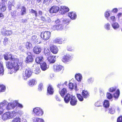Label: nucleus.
Returning a JSON list of instances; mask_svg holds the SVG:
<instances>
[{
    "mask_svg": "<svg viewBox=\"0 0 122 122\" xmlns=\"http://www.w3.org/2000/svg\"><path fill=\"white\" fill-rule=\"evenodd\" d=\"M30 12L31 13L34 14L36 17H37L38 16L37 12L35 10L31 9Z\"/></svg>",
    "mask_w": 122,
    "mask_h": 122,
    "instance_id": "obj_52",
    "label": "nucleus"
},
{
    "mask_svg": "<svg viewBox=\"0 0 122 122\" xmlns=\"http://www.w3.org/2000/svg\"><path fill=\"white\" fill-rule=\"evenodd\" d=\"M59 7L56 5L52 6L49 10V11L51 13H55L57 12L59 10Z\"/></svg>",
    "mask_w": 122,
    "mask_h": 122,
    "instance_id": "obj_7",
    "label": "nucleus"
},
{
    "mask_svg": "<svg viewBox=\"0 0 122 122\" xmlns=\"http://www.w3.org/2000/svg\"><path fill=\"white\" fill-rule=\"evenodd\" d=\"M47 91L48 93L52 95L53 94L54 89L51 85H49L47 88Z\"/></svg>",
    "mask_w": 122,
    "mask_h": 122,
    "instance_id": "obj_23",
    "label": "nucleus"
},
{
    "mask_svg": "<svg viewBox=\"0 0 122 122\" xmlns=\"http://www.w3.org/2000/svg\"><path fill=\"white\" fill-rule=\"evenodd\" d=\"M10 42L8 39L6 37H5L3 41L4 44L6 45L9 44Z\"/></svg>",
    "mask_w": 122,
    "mask_h": 122,
    "instance_id": "obj_47",
    "label": "nucleus"
},
{
    "mask_svg": "<svg viewBox=\"0 0 122 122\" xmlns=\"http://www.w3.org/2000/svg\"><path fill=\"white\" fill-rule=\"evenodd\" d=\"M93 79L92 77H90L88 78L87 80L88 82L89 83H92L93 81Z\"/></svg>",
    "mask_w": 122,
    "mask_h": 122,
    "instance_id": "obj_56",
    "label": "nucleus"
},
{
    "mask_svg": "<svg viewBox=\"0 0 122 122\" xmlns=\"http://www.w3.org/2000/svg\"><path fill=\"white\" fill-rule=\"evenodd\" d=\"M73 96L72 95H71L68 93L66 95L64 98V101L66 103H68L70 100H71V97Z\"/></svg>",
    "mask_w": 122,
    "mask_h": 122,
    "instance_id": "obj_20",
    "label": "nucleus"
},
{
    "mask_svg": "<svg viewBox=\"0 0 122 122\" xmlns=\"http://www.w3.org/2000/svg\"><path fill=\"white\" fill-rule=\"evenodd\" d=\"M8 60H11L12 61H18V59L17 58L15 57L14 56H13L12 54L10 53H8Z\"/></svg>",
    "mask_w": 122,
    "mask_h": 122,
    "instance_id": "obj_22",
    "label": "nucleus"
},
{
    "mask_svg": "<svg viewBox=\"0 0 122 122\" xmlns=\"http://www.w3.org/2000/svg\"><path fill=\"white\" fill-rule=\"evenodd\" d=\"M54 71L56 72H59L63 69V67L61 65H55L54 66Z\"/></svg>",
    "mask_w": 122,
    "mask_h": 122,
    "instance_id": "obj_11",
    "label": "nucleus"
},
{
    "mask_svg": "<svg viewBox=\"0 0 122 122\" xmlns=\"http://www.w3.org/2000/svg\"><path fill=\"white\" fill-rule=\"evenodd\" d=\"M116 90L115 88L112 87L109 89V91L110 92H113L115 91Z\"/></svg>",
    "mask_w": 122,
    "mask_h": 122,
    "instance_id": "obj_64",
    "label": "nucleus"
},
{
    "mask_svg": "<svg viewBox=\"0 0 122 122\" xmlns=\"http://www.w3.org/2000/svg\"><path fill=\"white\" fill-rule=\"evenodd\" d=\"M120 95V91L119 89H117L116 92L114 94L113 96L115 98H117Z\"/></svg>",
    "mask_w": 122,
    "mask_h": 122,
    "instance_id": "obj_43",
    "label": "nucleus"
},
{
    "mask_svg": "<svg viewBox=\"0 0 122 122\" xmlns=\"http://www.w3.org/2000/svg\"><path fill=\"white\" fill-rule=\"evenodd\" d=\"M77 98L80 101H82L83 100V97L80 94L77 95Z\"/></svg>",
    "mask_w": 122,
    "mask_h": 122,
    "instance_id": "obj_53",
    "label": "nucleus"
},
{
    "mask_svg": "<svg viewBox=\"0 0 122 122\" xmlns=\"http://www.w3.org/2000/svg\"><path fill=\"white\" fill-rule=\"evenodd\" d=\"M82 94L84 97L85 98H86L89 96V93L86 90H84L83 91Z\"/></svg>",
    "mask_w": 122,
    "mask_h": 122,
    "instance_id": "obj_29",
    "label": "nucleus"
},
{
    "mask_svg": "<svg viewBox=\"0 0 122 122\" xmlns=\"http://www.w3.org/2000/svg\"><path fill=\"white\" fill-rule=\"evenodd\" d=\"M64 27V25L61 24L59 25H57L52 26V29L54 30H62Z\"/></svg>",
    "mask_w": 122,
    "mask_h": 122,
    "instance_id": "obj_10",
    "label": "nucleus"
},
{
    "mask_svg": "<svg viewBox=\"0 0 122 122\" xmlns=\"http://www.w3.org/2000/svg\"><path fill=\"white\" fill-rule=\"evenodd\" d=\"M21 119L18 117H17L13 119L11 122H21Z\"/></svg>",
    "mask_w": 122,
    "mask_h": 122,
    "instance_id": "obj_40",
    "label": "nucleus"
},
{
    "mask_svg": "<svg viewBox=\"0 0 122 122\" xmlns=\"http://www.w3.org/2000/svg\"><path fill=\"white\" fill-rule=\"evenodd\" d=\"M18 108L17 107L16 108V112L20 116L22 115L23 114V112L22 110H18Z\"/></svg>",
    "mask_w": 122,
    "mask_h": 122,
    "instance_id": "obj_39",
    "label": "nucleus"
},
{
    "mask_svg": "<svg viewBox=\"0 0 122 122\" xmlns=\"http://www.w3.org/2000/svg\"><path fill=\"white\" fill-rule=\"evenodd\" d=\"M8 7L10 10H11L12 9L14 8L13 5L11 2L10 1H9L8 2Z\"/></svg>",
    "mask_w": 122,
    "mask_h": 122,
    "instance_id": "obj_38",
    "label": "nucleus"
},
{
    "mask_svg": "<svg viewBox=\"0 0 122 122\" xmlns=\"http://www.w3.org/2000/svg\"><path fill=\"white\" fill-rule=\"evenodd\" d=\"M3 4L2 3V4ZM6 6L5 5H2V7L0 9L1 11L2 12L5 11L6 9Z\"/></svg>",
    "mask_w": 122,
    "mask_h": 122,
    "instance_id": "obj_55",
    "label": "nucleus"
},
{
    "mask_svg": "<svg viewBox=\"0 0 122 122\" xmlns=\"http://www.w3.org/2000/svg\"><path fill=\"white\" fill-rule=\"evenodd\" d=\"M9 115V119L15 117L16 115L17 112L15 111L8 112Z\"/></svg>",
    "mask_w": 122,
    "mask_h": 122,
    "instance_id": "obj_17",
    "label": "nucleus"
},
{
    "mask_svg": "<svg viewBox=\"0 0 122 122\" xmlns=\"http://www.w3.org/2000/svg\"><path fill=\"white\" fill-rule=\"evenodd\" d=\"M41 39L38 37L35 44L37 43V44H40L41 42Z\"/></svg>",
    "mask_w": 122,
    "mask_h": 122,
    "instance_id": "obj_60",
    "label": "nucleus"
},
{
    "mask_svg": "<svg viewBox=\"0 0 122 122\" xmlns=\"http://www.w3.org/2000/svg\"><path fill=\"white\" fill-rule=\"evenodd\" d=\"M43 88V84L42 83H40L38 85V90L40 91H41Z\"/></svg>",
    "mask_w": 122,
    "mask_h": 122,
    "instance_id": "obj_54",
    "label": "nucleus"
},
{
    "mask_svg": "<svg viewBox=\"0 0 122 122\" xmlns=\"http://www.w3.org/2000/svg\"><path fill=\"white\" fill-rule=\"evenodd\" d=\"M55 22L56 23L57 25H59L61 24V19L60 20L59 19H57V20L55 21Z\"/></svg>",
    "mask_w": 122,
    "mask_h": 122,
    "instance_id": "obj_62",
    "label": "nucleus"
},
{
    "mask_svg": "<svg viewBox=\"0 0 122 122\" xmlns=\"http://www.w3.org/2000/svg\"><path fill=\"white\" fill-rule=\"evenodd\" d=\"M21 15H23L26 13V8L24 6H22L21 10Z\"/></svg>",
    "mask_w": 122,
    "mask_h": 122,
    "instance_id": "obj_42",
    "label": "nucleus"
},
{
    "mask_svg": "<svg viewBox=\"0 0 122 122\" xmlns=\"http://www.w3.org/2000/svg\"><path fill=\"white\" fill-rule=\"evenodd\" d=\"M42 49L41 46H37L35 47L33 49L34 53L36 54H38L40 53Z\"/></svg>",
    "mask_w": 122,
    "mask_h": 122,
    "instance_id": "obj_8",
    "label": "nucleus"
},
{
    "mask_svg": "<svg viewBox=\"0 0 122 122\" xmlns=\"http://www.w3.org/2000/svg\"><path fill=\"white\" fill-rule=\"evenodd\" d=\"M36 83V80L35 79H31L30 80L29 83V85L30 86H32L34 85H35Z\"/></svg>",
    "mask_w": 122,
    "mask_h": 122,
    "instance_id": "obj_32",
    "label": "nucleus"
},
{
    "mask_svg": "<svg viewBox=\"0 0 122 122\" xmlns=\"http://www.w3.org/2000/svg\"><path fill=\"white\" fill-rule=\"evenodd\" d=\"M50 50L53 53L56 54L57 53L58 51V49L56 46L53 45L50 47Z\"/></svg>",
    "mask_w": 122,
    "mask_h": 122,
    "instance_id": "obj_13",
    "label": "nucleus"
},
{
    "mask_svg": "<svg viewBox=\"0 0 122 122\" xmlns=\"http://www.w3.org/2000/svg\"><path fill=\"white\" fill-rule=\"evenodd\" d=\"M8 103V102L7 101L4 100L0 103V106L3 108H4V110H5L6 109V106Z\"/></svg>",
    "mask_w": 122,
    "mask_h": 122,
    "instance_id": "obj_21",
    "label": "nucleus"
},
{
    "mask_svg": "<svg viewBox=\"0 0 122 122\" xmlns=\"http://www.w3.org/2000/svg\"><path fill=\"white\" fill-rule=\"evenodd\" d=\"M102 102L101 101H98L95 103V105L97 107H100L101 105Z\"/></svg>",
    "mask_w": 122,
    "mask_h": 122,
    "instance_id": "obj_48",
    "label": "nucleus"
},
{
    "mask_svg": "<svg viewBox=\"0 0 122 122\" xmlns=\"http://www.w3.org/2000/svg\"><path fill=\"white\" fill-rule=\"evenodd\" d=\"M5 89V86L3 85H0V92H4Z\"/></svg>",
    "mask_w": 122,
    "mask_h": 122,
    "instance_id": "obj_50",
    "label": "nucleus"
},
{
    "mask_svg": "<svg viewBox=\"0 0 122 122\" xmlns=\"http://www.w3.org/2000/svg\"><path fill=\"white\" fill-rule=\"evenodd\" d=\"M69 88L71 89H74L76 90H78L77 89L76 85V84H75L74 85L73 83H70L69 84Z\"/></svg>",
    "mask_w": 122,
    "mask_h": 122,
    "instance_id": "obj_25",
    "label": "nucleus"
},
{
    "mask_svg": "<svg viewBox=\"0 0 122 122\" xmlns=\"http://www.w3.org/2000/svg\"><path fill=\"white\" fill-rule=\"evenodd\" d=\"M68 15L72 20H75L76 18V13L73 12H69Z\"/></svg>",
    "mask_w": 122,
    "mask_h": 122,
    "instance_id": "obj_18",
    "label": "nucleus"
},
{
    "mask_svg": "<svg viewBox=\"0 0 122 122\" xmlns=\"http://www.w3.org/2000/svg\"><path fill=\"white\" fill-rule=\"evenodd\" d=\"M4 71L3 65L2 62H0V74H3Z\"/></svg>",
    "mask_w": 122,
    "mask_h": 122,
    "instance_id": "obj_41",
    "label": "nucleus"
},
{
    "mask_svg": "<svg viewBox=\"0 0 122 122\" xmlns=\"http://www.w3.org/2000/svg\"><path fill=\"white\" fill-rule=\"evenodd\" d=\"M117 122H122V116L119 117L117 119Z\"/></svg>",
    "mask_w": 122,
    "mask_h": 122,
    "instance_id": "obj_63",
    "label": "nucleus"
},
{
    "mask_svg": "<svg viewBox=\"0 0 122 122\" xmlns=\"http://www.w3.org/2000/svg\"><path fill=\"white\" fill-rule=\"evenodd\" d=\"M44 53L45 55L47 57L50 56L51 54L48 48H46L44 49Z\"/></svg>",
    "mask_w": 122,
    "mask_h": 122,
    "instance_id": "obj_30",
    "label": "nucleus"
},
{
    "mask_svg": "<svg viewBox=\"0 0 122 122\" xmlns=\"http://www.w3.org/2000/svg\"><path fill=\"white\" fill-rule=\"evenodd\" d=\"M112 26L114 30H116L119 27V25L117 22L113 23L112 25Z\"/></svg>",
    "mask_w": 122,
    "mask_h": 122,
    "instance_id": "obj_33",
    "label": "nucleus"
},
{
    "mask_svg": "<svg viewBox=\"0 0 122 122\" xmlns=\"http://www.w3.org/2000/svg\"><path fill=\"white\" fill-rule=\"evenodd\" d=\"M33 61V59L31 56L29 55L26 59V62L28 63L32 62Z\"/></svg>",
    "mask_w": 122,
    "mask_h": 122,
    "instance_id": "obj_34",
    "label": "nucleus"
},
{
    "mask_svg": "<svg viewBox=\"0 0 122 122\" xmlns=\"http://www.w3.org/2000/svg\"><path fill=\"white\" fill-rule=\"evenodd\" d=\"M16 106H17L18 107H19L20 108H22L23 107V105L19 103H18V102L17 101H16Z\"/></svg>",
    "mask_w": 122,
    "mask_h": 122,
    "instance_id": "obj_57",
    "label": "nucleus"
},
{
    "mask_svg": "<svg viewBox=\"0 0 122 122\" xmlns=\"http://www.w3.org/2000/svg\"><path fill=\"white\" fill-rule=\"evenodd\" d=\"M51 33L50 32L45 31L42 32L41 35V38L44 40L46 41L48 40L51 36Z\"/></svg>",
    "mask_w": 122,
    "mask_h": 122,
    "instance_id": "obj_3",
    "label": "nucleus"
},
{
    "mask_svg": "<svg viewBox=\"0 0 122 122\" xmlns=\"http://www.w3.org/2000/svg\"><path fill=\"white\" fill-rule=\"evenodd\" d=\"M32 71L29 68H26L23 73V78L24 80H26L27 78H29L31 75Z\"/></svg>",
    "mask_w": 122,
    "mask_h": 122,
    "instance_id": "obj_2",
    "label": "nucleus"
},
{
    "mask_svg": "<svg viewBox=\"0 0 122 122\" xmlns=\"http://www.w3.org/2000/svg\"><path fill=\"white\" fill-rule=\"evenodd\" d=\"M107 98L109 99H111L112 98V95L109 93H107Z\"/></svg>",
    "mask_w": 122,
    "mask_h": 122,
    "instance_id": "obj_58",
    "label": "nucleus"
},
{
    "mask_svg": "<svg viewBox=\"0 0 122 122\" xmlns=\"http://www.w3.org/2000/svg\"><path fill=\"white\" fill-rule=\"evenodd\" d=\"M55 57V56L51 55V54L50 56L47 57V60L50 63H53L56 61Z\"/></svg>",
    "mask_w": 122,
    "mask_h": 122,
    "instance_id": "obj_12",
    "label": "nucleus"
},
{
    "mask_svg": "<svg viewBox=\"0 0 122 122\" xmlns=\"http://www.w3.org/2000/svg\"><path fill=\"white\" fill-rule=\"evenodd\" d=\"M61 24H68L70 22V20L67 19L62 18L61 19Z\"/></svg>",
    "mask_w": 122,
    "mask_h": 122,
    "instance_id": "obj_26",
    "label": "nucleus"
},
{
    "mask_svg": "<svg viewBox=\"0 0 122 122\" xmlns=\"http://www.w3.org/2000/svg\"><path fill=\"white\" fill-rule=\"evenodd\" d=\"M104 27L106 30H110V25L108 23L105 24Z\"/></svg>",
    "mask_w": 122,
    "mask_h": 122,
    "instance_id": "obj_49",
    "label": "nucleus"
},
{
    "mask_svg": "<svg viewBox=\"0 0 122 122\" xmlns=\"http://www.w3.org/2000/svg\"><path fill=\"white\" fill-rule=\"evenodd\" d=\"M25 46L24 44H22V45H20L19 46V49L23 52H24L25 50V48L24 46Z\"/></svg>",
    "mask_w": 122,
    "mask_h": 122,
    "instance_id": "obj_44",
    "label": "nucleus"
},
{
    "mask_svg": "<svg viewBox=\"0 0 122 122\" xmlns=\"http://www.w3.org/2000/svg\"><path fill=\"white\" fill-rule=\"evenodd\" d=\"M18 61H7L6 62V67L9 69L13 68L14 70L17 71L19 70V66L17 62Z\"/></svg>",
    "mask_w": 122,
    "mask_h": 122,
    "instance_id": "obj_1",
    "label": "nucleus"
},
{
    "mask_svg": "<svg viewBox=\"0 0 122 122\" xmlns=\"http://www.w3.org/2000/svg\"><path fill=\"white\" fill-rule=\"evenodd\" d=\"M43 60V58L42 56H39L37 57L36 59V61L37 63H42L43 62L42 61Z\"/></svg>",
    "mask_w": 122,
    "mask_h": 122,
    "instance_id": "obj_24",
    "label": "nucleus"
},
{
    "mask_svg": "<svg viewBox=\"0 0 122 122\" xmlns=\"http://www.w3.org/2000/svg\"><path fill=\"white\" fill-rule=\"evenodd\" d=\"M25 46L26 48L28 50H30L32 48V45L30 42H27L26 43Z\"/></svg>",
    "mask_w": 122,
    "mask_h": 122,
    "instance_id": "obj_35",
    "label": "nucleus"
},
{
    "mask_svg": "<svg viewBox=\"0 0 122 122\" xmlns=\"http://www.w3.org/2000/svg\"><path fill=\"white\" fill-rule=\"evenodd\" d=\"M69 10V9L67 7L65 6H62L61 7L60 12L62 14H63L68 11Z\"/></svg>",
    "mask_w": 122,
    "mask_h": 122,
    "instance_id": "obj_9",
    "label": "nucleus"
},
{
    "mask_svg": "<svg viewBox=\"0 0 122 122\" xmlns=\"http://www.w3.org/2000/svg\"><path fill=\"white\" fill-rule=\"evenodd\" d=\"M16 101H14L8 103L6 106V109L9 110L14 108L16 106Z\"/></svg>",
    "mask_w": 122,
    "mask_h": 122,
    "instance_id": "obj_5",
    "label": "nucleus"
},
{
    "mask_svg": "<svg viewBox=\"0 0 122 122\" xmlns=\"http://www.w3.org/2000/svg\"><path fill=\"white\" fill-rule=\"evenodd\" d=\"M38 37L36 36H33L32 37V41L34 43H35Z\"/></svg>",
    "mask_w": 122,
    "mask_h": 122,
    "instance_id": "obj_51",
    "label": "nucleus"
},
{
    "mask_svg": "<svg viewBox=\"0 0 122 122\" xmlns=\"http://www.w3.org/2000/svg\"><path fill=\"white\" fill-rule=\"evenodd\" d=\"M103 106L106 108H107L109 106V101L107 100H105L104 101L103 104Z\"/></svg>",
    "mask_w": 122,
    "mask_h": 122,
    "instance_id": "obj_37",
    "label": "nucleus"
},
{
    "mask_svg": "<svg viewBox=\"0 0 122 122\" xmlns=\"http://www.w3.org/2000/svg\"><path fill=\"white\" fill-rule=\"evenodd\" d=\"M9 115L8 112L4 113L2 116V119L4 120H6L9 118Z\"/></svg>",
    "mask_w": 122,
    "mask_h": 122,
    "instance_id": "obj_36",
    "label": "nucleus"
},
{
    "mask_svg": "<svg viewBox=\"0 0 122 122\" xmlns=\"http://www.w3.org/2000/svg\"><path fill=\"white\" fill-rule=\"evenodd\" d=\"M75 77L76 80L79 82H80L81 81L82 78L81 75L80 73L76 74L75 76Z\"/></svg>",
    "mask_w": 122,
    "mask_h": 122,
    "instance_id": "obj_31",
    "label": "nucleus"
},
{
    "mask_svg": "<svg viewBox=\"0 0 122 122\" xmlns=\"http://www.w3.org/2000/svg\"><path fill=\"white\" fill-rule=\"evenodd\" d=\"M35 115L41 116L42 115L43 112L42 110L38 107H36L34 108L33 110Z\"/></svg>",
    "mask_w": 122,
    "mask_h": 122,
    "instance_id": "obj_4",
    "label": "nucleus"
},
{
    "mask_svg": "<svg viewBox=\"0 0 122 122\" xmlns=\"http://www.w3.org/2000/svg\"><path fill=\"white\" fill-rule=\"evenodd\" d=\"M109 12V11H107L105 13V16L106 18L107 19V20H108V18L110 15Z\"/></svg>",
    "mask_w": 122,
    "mask_h": 122,
    "instance_id": "obj_59",
    "label": "nucleus"
},
{
    "mask_svg": "<svg viewBox=\"0 0 122 122\" xmlns=\"http://www.w3.org/2000/svg\"><path fill=\"white\" fill-rule=\"evenodd\" d=\"M74 48L73 47L68 46L67 48V50L69 51H73Z\"/></svg>",
    "mask_w": 122,
    "mask_h": 122,
    "instance_id": "obj_61",
    "label": "nucleus"
},
{
    "mask_svg": "<svg viewBox=\"0 0 122 122\" xmlns=\"http://www.w3.org/2000/svg\"><path fill=\"white\" fill-rule=\"evenodd\" d=\"M72 58V57L71 55L69 54H67L63 56L62 60L63 62L66 63L70 61Z\"/></svg>",
    "mask_w": 122,
    "mask_h": 122,
    "instance_id": "obj_6",
    "label": "nucleus"
},
{
    "mask_svg": "<svg viewBox=\"0 0 122 122\" xmlns=\"http://www.w3.org/2000/svg\"><path fill=\"white\" fill-rule=\"evenodd\" d=\"M33 67L34 68V71L35 74H37L40 72V68L38 64H34L33 66Z\"/></svg>",
    "mask_w": 122,
    "mask_h": 122,
    "instance_id": "obj_16",
    "label": "nucleus"
},
{
    "mask_svg": "<svg viewBox=\"0 0 122 122\" xmlns=\"http://www.w3.org/2000/svg\"><path fill=\"white\" fill-rule=\"evenodd\" d=\"M63 40L61 38H57L55 39L54 41V42L55 43H57L59 44H62Z\"/></svg>",
    "mask_w": 122,
    "mask_h": 122,
    "instance_id": "obj_27",
    "label": "nucleus"
},
{
    "mask_svg": "<svg viewBox=\"0 0 122 122\" xmlns=\"http://www.w3.org/2000/svg\"><path fill=\"white\" fill-rule=\"evenodd\" d=\"M59 92L61 96L63 97L65 94L67 93V91L66 88H63L61 90H59Z\"/></svg>",
    "mask_w": 122,
    "mask_h": 122,
    "instance_id": "obj_28",
    "label": "nucleus"
},
{
    "mask_svg": "<svg viewBox=\"0 0 122 122\" xmlns=\"http://www.w3.org/2000/svg\"><path fill=\"white\" fill-rule=\"evenodd\" d=\"M40 64L41 68L43 71H45L49 68L48 66L47 65L46 63L45 62H43L42 63H41Z\"/></svg>",
    "mask_w": 122,
    "mask_h": 122,
    "instance_id": "obj_19",
    "label": "nucleus"
},
{
    "mask_svg": "<svg viewBox=\"0 0 122 122\" xmlns=\"http://www.w3.org/2000/svg\"><path fill=\"white\" fill-rule=\"evenodd\" d=\"M77 101L76 98L74 96H73L71 97L70 103L71 104L72 106H75L77 104Z\"/></svg>",
    "mask_w": 122,
    "mask_h": 122,
    "instance_id": "obj_15",
    "label": "nucleus"
},
{
    "mask_svg": "<svg viewBox=\"0 0 122 122\" xmlns=\"http://www.w3.org/2000/svg\"><path fill=\"white\" fill-rule=\"evenodd\" d=\"M2 34H5V36L10 35L12 34V32L10 30H7L5 28H3L1 30Z\"/></svg>",
    "mask_w": 122,
    "mask_h": 122,
    "instance_id": "obj_14",
    "label": "nucleus"
},
{
    "mask_svg": "<svg viewBox=\"0 0 122 122\" xmlns=\"http://www.w3.org/2000/svg\"><path fill=\"white\" fill-rule=\"evenodd\" d=\"M115 112L114 108L113 107L110 108L109 109V113L111 114H114Z\"/></svg>",
    "mask_w": 122,
    "mask_h": 122,
    "instance_id": "obj_46",
    "label": "nucleus"
},
{
    "mask_svg": "<svg viewBox=\"0 0 122 122\" xmlns=\"http://www.w3.org/2000/svg\"><path fill=\"white\" fill-rule=\"evenodd\" d=\"M33 122H45L42 119L36 118L33 120Z\"/></svg>",
    "mask_w": 122,
    "mask_h": 122,
    "instance_id": "obj_45",
    "label": "nucleus"
}]
</instances>
